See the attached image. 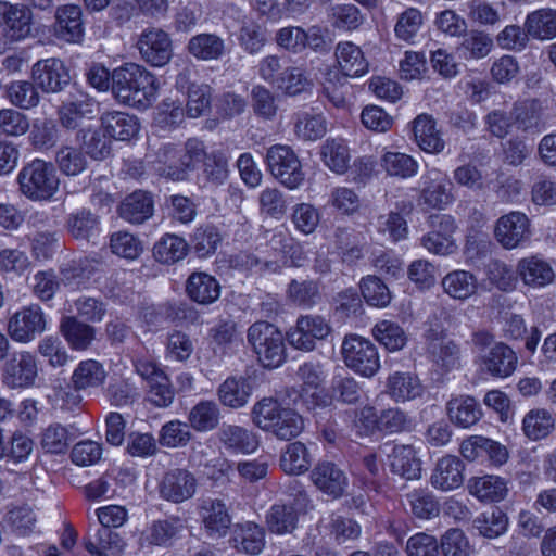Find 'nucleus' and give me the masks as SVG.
<instances>
[{
  "label": "nucleus",
  "instance_id": "59",
  "mask_svg": "<svg viewBox=\"0 0 556 556\" xmlns=\"http://www.w3.org/2000/svg\"><path fill=\"white\" fill-rule=\"evenodd\" d=\"M453 178L457 185L472 191H483L491 188L488 174L470 163L458 166L453 173Z\"/></svg>",
  "mask_w": 556,
  "mask_h": 556
},
{
  "label": "nucleus",
  "instance_id": "16",
  "mask_svg": "<svg viewBox=\"0 0 556 556\" xmlns=\"http://www.w3.org/2000/svg\"><path fill=\"white\" fill-rule=\"evenodd\" d=\"M33 75L46 92H60L71 81L68 70L60 59L55 58L40 60L35 63Z\"/></svg>",
  "mask_w": 556,
  "mask_h": 556
},
{
  "label": "nucleus",
  "instance_id": "53",
  "mask_svg": "<svg viewBox=\"0 0 556 556\" xmlns=\"http://www.w3.org/2000/svg\"><path fill=\"white\" fill-rule=\"evenodd\" d=\"M296 514L292 506L275 504L266 515L268 529L277 534L292 532L296 526Z\"/></svg>",
  "mask_w": 556,
  "mask_h": 556
},
{
  "label": "nucleus",
  "instance_id": "14",
  "mask_svg": "<svg viewBox=\"0 0 556 556\" xmlns=\"http://www.w3.org/2000/svg\"><path fill=\"white\" fill-rule=\"evenodd\" d=\"M422 179L424 187L419 195L420 205L444 210L453 203V185L446 174L433 168L428 170Z\"/></svg>",
  "mask_w": 556,
  "mask_h": 556
},
{
  "label": "nucleus",
  "instance_id": "25",
  "mask_svg": "<svg viewBox=\"0 0 556 556\" xmlns=\"http://www.w3.org/2000/svg\"><path fill=\"white\" fill-rule=\"evenodd\" d=\"M389 466L394 475L406 480L421 477V463L412 445L393 444L388 453Z\"/></svg>",
  "mask_w": 556,
  "mask_h": 556
},
{
  "label": "nucleus",
  "instance_id": "60",
  "mask_svg": "<svg viewBox=\"0 0 556 556\" xmlns=\"http://www.w3.org/2000/svg\"><path fill=\"white\" fill-rule=\"evenodd\" d=\"M328 203L341 215L352 216L359 212L362 201L351 188L336 187L331 190Z\"/></svg>",
  "mask_w": 556,
  "mask_h": 556
},
{
  "label": "nucleus",
  "instance_id": "5",
  "mask_svg": "<svg viewBox=\"0 0 556 556\" xmlns=\"http://www.w3.org/2000/svg\"><path fill=\"white\" fill-rule=\"evenodd\" d=\"M341 354L345 366L363 377L370 378L380 369V357L376 345L361 336H345Z\"/></svg>",
  "mask_w": 556,
  "mask_h": 556
},
{
  "label": "nucleus",
  "instance_id": "50",
  "mask_svg": "<svg viewBox=\"0 0 556 556\" xmlns=\"http://www.w3.org/2000/svg\"><path fill=\"white\" fill-rule=\"evenodd\" d=\"M294 131L303 140H317L327 131V123L320 114L299 112L294 114Z\"/></svg>",
  "mask_w": 556,
  "mask_h": 556
},
{
  "label": "nucleus",
  "instance_id": "6",
  "mask_svg": "<svg viewBox=\"0 0 556 556\" xmlns=\"http://www.w3.org/2000/svg\"><path fill=\"white\" fill-rule=\"evenodd\" d=\"M271 175L289 189H296L304 181L305 174L295 152L286 144H274L266 153Z\"/></svg>",
  "mask_w": 556,
  "mask_h": 556
},
{
  "label": "nucleus",
  "instance_id": "1",
  "mask_svg": "<svg viewBox=\"0 0 556 556\" xmlns=\"http://www.w3.org/2000/svg\"><path fill=\"white\" fill-rule=\"evenodd\" d=\"M156 78L144 67L127 63L112 72V92L121 103L146 109L156 99Z\"/></svg>",
  "mask_w": 556,
  "mask_h": 556
},
{
  "label": "nucleus",
  "instance_id": "48",
  "mask_svg": "<svg viewBox=\"0 0 556 556\" xmlns=\"http://www.w3.org/2000/svg\"><path fill=\"white\" fill-rule=\"evenodd\" d=\"M233 540L239 551L257 555L265 546V531L254 522H245L239 526Z\"/></svg>",
  "mask_w": 556,
  "mask_h": 556
},
{
  "label": "nucleus",
  "instance_id": "10",
  "mask_svg": "<svg viewBox=\"0 0 556 556\" xmlns=\"http://www.w3.org/2000/svg\"><path fill=\"white\" fill-rule=\"evenodd\" d=\"M47 320L42 308L33 304L17 311L8 323L10 337L20 343H28L46 330Z\"/></svg>",
  "mask_w": 556,
  "mask_h": 556
},
{
  "label": "nucleus",
  "instance_id": "47",
  "mask_svg": "<svg viewBox=\"0 0 556 556\" xmlns=\"http://www.w3.org/2000/svg\"><path fill=\"white\" fill-rule=\"evenodd\" d=\"M554 426L553 416L545 409H532L526 414L522 420V431L532 441L546 438Z\"/></svg>",
  "mask_w": 556,
  "mask_h": 556
},
{
  "label": "nucleus",
  "instance_id": "49",
  "mask_svg": "<svg viewBox=\"0 0 556 556\" xmlns=\"http://www.w3.org/2000/svg\"><path fill=\"white\" fill-rule=\"evenodd\" d=\"M473 526L481 535L494 539L507 531L508 517L498 507H492L491 509L480 514L473 520Z\"/></svg>",
  "mask_w": 556,
  "mask_h": 556
},
{
  "label": "nucleus",
  "instance_id": "39",
  "mask_svg": "<svg viewBox=\"0 0 556 556\" xmlns=\"http://www.w3.org/2000/svg\"><path fill=\"white\" fill-rule=\"evenodd\" d=\"M444 292L455 300L465 301L477 292L478 280L467 270H453L442 279Z\"/></svg>",
  "mask_w": 556,
  "mask_h": 556
},
{
  "label": "nucleus",
  "instance_id": "56",
  "mask_svg": "<svg viewBox=\"0 0 556 556\" xmlns=\"http://www.w3.org/2000/svg\"><path fill=\"white\" fill-rule=\"evenodd\" d=\"M59 169L67 176L81 174L88 165V161L80 149L70 146L60 148L55 154Z\"/></svg>",
  "mask_w": 556,
  "mask_h": 556
},
{
  "label": "nucleus",
  "instance_id": "45",
  "mask_svg": "<svg viewBox=\"0 0 556 556\" xmlns=\"http://www.w3.org/2000/svg\"><path fill=\"white\" fill-rule=\"evenodd\" d=\"M106 372L99 362L87 359L78 364L71 381L76 390H87L100 387L104 382Z\"/></svg>",
  "mask_w": 556,
  "mask_h": 556
},
{
  "label": "nucleus",
  "instance_id": "19",
  "mask_svg": "<svg viewBox=\"0 0 556 556\" xmlns=\"http://www.w3.org/2000/svg\"><path fill=\"white\" fill-rule=\"evenodd\" d=\"M311 480L323 493L339 498L348 486V477L331 462L318 463L311 471Z\"/></svg>",
  "mask_w": 556,
  "mask_h": 556
},
{
  "label": "nucleus",
  "instance_id": "46",
  "mask_svg": "<svg viewBox=\"0 0 556 556\" xmlns=\"http://www.w3.org/2000/svg\"><path fill=\"white\" fill-rule=\"evenodd\" d=\"M61 332L75 350H86L94 339V328L68 316L61 323Z\"/></svg>",
  "mask_w": 556,
  "mask_h": 556
},
{
  "label": "nucleus",
  "instance_id": "26",
  "mask_svg": "<svg viewBox=\"0 0 556 556\" xmlns=\"http://www.w3.org/2000/svg\"><path fill=\"white\" fill-rule=\"evenodd\" d=\"M446 414L455 426L467 429L481 419L482 409L475 397L462 394L447 401Z\"/></svg>",
  "mask_w": 556,
  "mask_h": 556
},
{
  "label": "nucleus",
  "instance_id": "42",
  "mask_svg": "<svg viewBox=\"0 0 556 556\" xmlns=\"http://www.w3.org/2000/svg\"><path fill=\"white\" fill-rule=\"evenodd\" d=\"M312 459L307 447L302 442H293L286 446L280 456V468L291 476L306 472Z\"/></svg>",
  "mask_w": 556,
  "mask_h": 556
},
{
  "label": "nucleus",
  "instance_id": "30",
  "mask_svg": "<svg viewBox=\"0 0 556 556\" xmlns=\"http://www.w3.org/2000/svg\"><path fill=\"white\" fill-rule=\"evenodd\" d=\"M152 195L144 191H135L127 195L118 207L119 216L131 224H142L153 215Z\"/></svg>",
  "mask_w": 556,
  "mask_h": 556
},
{
  "label": "nucleus",
  "instance_id": "22",
  "mask_svg": "<svg viewBox=\"0 0 556 556\" xmlns=\"http://www.w3.org/2000/svg\"><path fill=\"white\" fill-rule=\"evenodd\" d=\"M386 392L394 402L404 403L421 397L425 387L416 375L394 371L387 378Z\"/></svg>",
  "mask_w": 556,
  "mask_h": 556
},
{
  "label": "nucleus",
  "instance_id": "18",
  "mask_svg": "<svg viewBox=\"0 0 556 556\" xmlns=\"http://www.w3.org/2000/svg\"><path fill=\"white\" fill-rule=\"evenodd\" d=\"M465 466L463 460L454 455L440 458L430 477L431 485L444 492L458 489L464 483Z\"/></svg>",
  "mask_w": 556,
  "mask_h": 556
},
{
  "label": "nucleus",
  "instance_id": "32",
  "mask_svg": "<svg viewBox=\"0 0 556 556\" xmlns=\"http://www.w3.org/2000/svg\"><path fill=\"white\" fill-rule=\"evenodd\" d=\"M483 364L492 376L508 377L516 369L517 355L509 346L498 342L483 356Z\"/></svg>",
  "mask_w": 556,
  "mask_h": 556
},
{
  "label": "nucleus",
  "instance_id": "24",
  "mask_svg": "<svg viewBox=\"0 0 556 556\" xmlns=\"http://www.w3.org/2000/svg\"><path fill=\"white\" fill-rule=\"evenodd\" d=\"M217 440L225 448L241 454L254 453L260 445L253 431L236 425L224 424L217 432Z\"/></svg>",
  "mask_w": 556,
  "mask_h": 556
},
{
  "label": "nucleus",
  "instance_id": "34",
  "mask_svg": "<svg viewBox=\"0 0 556 556\" xmlns=\"http://www.w3.org/2000/svg\"><path fill=\"white\" fill-rule=\"evenodd\" d=\"M85 548L97 556H118L124 548L121 536L108 528H98L84 539Z\"/></svg>",
  "mask_w": 556,
  "mask_h": 556
},
{
  "label": "nucleus",
  "instance_id": "44",
  "mask_svg": "<svg viewBox=\"0 0 556 556\" xmlns=\"http://www.w3.org/2000/svg\"><path fill=\"white\" fill-rule=\"evenodd\" d=\"M184 529L179 518L156 520L144 532V539L152 545L170 546Z\"/></svg>",
  "mask_w": 556,
  "mask_h": 556
},
{
  "label": "nucleus",
  "instance_id": "58",
  "mask_svg": "<svg viewBox=\"0 0 556 556\" xmlns=\"http://www.w3.org/2000/svg\"><path fill=\"white\" fill-rule=\"evenodd\" d=\"M110 248L113 254L127 260H136L143 251L139 238L128 231H116L111 235Z\"/></svg>",
  "mask_w": 556,
  "mask_h": 556
},
{
  "label": "nucleus",
  "instance_id": "51",
  "mask_svg": "<svg viewBox=\"0 0 556 556\" xmlns=\"http://www.w3.org/2000/svg\"><path fill=\"white\" fill-rule=\"evenodd\" d=\"M276 86L287 96L294 97L311 91L314 84L304 70L300 67H287L280 74Z\"/></svg>",
  "mask_w": 556,
  "mask_h": 556
},
{
  "label": "nucleus",
  "instance_id": "54",
  "mask_svg": "<svg viewBox=\"0 0 556 556\" xmlns=\"http://www.w3.org/2000/svg\"><path fill=\"white\" fill-rule=\"evenodd\" d=\"M7 93L10 102L23 110H30L37 106L40 101L37 87L27 80L13 81L8 87Z\"/></svg>",
  "mask_w": 556,
  "mask_h": 556
},
{
  "label": "nucleus",
  "instance_id": "3",
  "mask_svg": "<svg viewBox=\"0 0 556 556\" xmlns=\"http://www.w3.org/2000/svg\"><path fill=\"white\" fill-rule=\"evenodd\" d=\"M248 342L266 368H277L286 359V345L281 331L268 321H256L248 329Z\"/></svg>",
  "mask_w": 556,
  "mask_h": 556
},
{
  "label": "nucleus",
  "instance_id": "38",
  "mask_svg": "<svg viewBox=\"0 0 556 556\" xmlns=\"http://www.w3.org/2000/svg\"><path fill=\"white\" fill-rule=\"evenodd\" d=\"M320 156L324 164L336 174H344L350 167L351 153L343 139H327L320 147Z\"/></svg>",
  "mask_w": 556,
  "mask_h": 556
},
{
  "label": "nucleus",
  "instance_id": "23",
  "mask_svg": "<svg viewBox=\"0 0 556 556\" xmlns=\"http://www.w3.org/2000/svg\"><path fill=\"white\" fill-rule=\"evenodd\" d=\"M339 72L345 77L357 78L368 73L369 63L362 49L351 41L339 42L336 47Z\"/></svg>",
  "mask_w": 556,
  "mask_h": 556
},
{
  "label": "nucleus",
  "instance_id": "8",
  "mask_svg": "<svg viewBox=\"0 0 556 556\" xmlns=\"http://www.w3.org/2000/svg\"><path fill=\"white\" fill-rule=\"evenodd\" d=\"M431 230L422 236L421 245L430 253L448 255L456 251L454 233L457 230L456 220L452 215L441 214L431 216Z\"/></svg>",
  "mask_w": 556,
  "mask_h": 556
},
{
  "label": "nucleus",
  "instance_id": "28",
  "mask_svg": "<svg viewBox=\"0 0 556 556\" xmlns=\"http://www.w3.org/2000/svg\"><path fill=\"white\" fill-rule=\"evenodd\" d=\"M517 273L526 286L534 289L548 286L555 278L551 264L538 256L521 258L517 265Z\"/></svg>",
  "mask_w": 556,
  "mask_h": 556
},
{
  "label": "nucleus",
  "instance_id": "15",
  "mask_svg": "<svg viewBox=\"0 0 556 556\" xmlns=\"http://www.w3.org/2000/svg\"><path fill=\"white\" fill-rule=\"evenodd\" d=\"M137 47L141 58L152 66H163L172 58V41L160 28L143 31L137 41Z\"/></svg>",
  "mask_w": 556,
  "mask_h": 556
},
{
  "label": "nucleus",
  "instance_id": "43",
  "mask_svg": "<svg viewBox=\"0 0 556 556\" xmlns=\"http://www.w3.org/2000/svg\"><path fill=\"white\" fill-rule=\"evenodd\" d=\"M100 219L88 208H80L67 216L66 228L72 237L89 240L99 232Z\"/></svg>",
  "mask_w": 556,
  "mask_h": 556
},
{
  "label": "nucleus",
  "instance_id": "52",
  "mask_svg": "<svg viewBox=\"0 0 556 556\" xmlns=\"http://www.w3.org/2000/svg\"><path fill=\"white\" fill-rule=\"evenodd\" d=\"M424 24V16L416 8H408L399 14L394 34L399 40L413 43Z\"/></svg>",
  "mask_w": 556,
  "mask_h": 556
},
{
  "label": "nucleus",
  "instance_id": "17",
  "mask_svg": "<svg viewBox=\"0 0 556 556\" xmlns=\"http://www.w3.org/2000/svg\"><path fill=\"white\" fill-rule=\"evenodd\" d=\"M296 375L304 384L302 397L308 407L327 406L330 404V396L321 388L325 374L320 365L305 363L299 367Z\"/></svg>",
  "mask_w": 556,
  "mask_h": 556
},
{
  "label": "nucleus",
  "instance_id": "4",
  "mask_svg": "<svg viewBox=\"0 0 556 556\" xmlns=\"http://www.w3.org/2000/svg\"><path fill=\"white\" fill-rule=\"evenodd\" d=\"M17 180L21 192L34 201L51 199L60 184L54 166L38 159L22 168Z\"/></svg>",
  "mask_w": 556,
  "mask_h": 556
},
{
  "label": "nucleus",
  "instance_id": "33",
  "mask_svg": "<svg viewBox=\"0 0 556 556\" xmlns=\"http://www.w3.org/2000/svg\"><path fill=\"white\" fill-rule=\"evenodd\" d=\"M413 124L415 141L420 149L429 153H440L444 149V141L432 116L420 114Z\"/></svg>",
  "mask_w": 556,
  "mask_h": 556
},
{
  "label": "nucleus",
  "instance_id": "31",
  "mask_svg": "<svg viewBox=\"0 0 556 556\" xmlns=\"http://www.w3.org/2000/svg\"><path fill=\"white\" fill-rule=\"evenodd\" d=\"M100 121L105 132L111 138L117 140H130L139 131L137 117L128 113L119 111L106 112L101 116Z\"/></svg>",
  "mask_w": 556,
  "mask_h": 556
},
{
  "label": "nucleus",
  "instance_id": "37",
  "mask_svg": "<svg viewBox=\"0 0 556 556\" xmlns=\"http://www.w3.org/2000/svg\"><path fill=\"white\" fill-rule=\"evenodd\" d=\"M405 507L418 519L429 520L440 514V503L435 495L425 489H415L405 495Z\"/></svg>",
  "mask_w": 556,
  "mask_h": 556
},
{
  "label": "nucleus",
  "instance_id": "35",
  "mask_svg": "<svg viewBox=\"0 0 556 556\" xmlns=\"http://www.w3.org/2000/svg\"><path fill=\"white\" fill-rule=\"evenodd\" d=\"M471 495L481 502H501L507 495V485L504 479L497 476L475 477L468 482Z\"/></svg>",
  "mask_w": 556,
  "mask_h": 556
},
{
  "label": "nucleus",
  "instance_id": "41",
  "mask_svg": "<svg viewBox=\"0 0 556 556\" xmlns=\"http://www.w3.org/2000/svg\"><path fill=\"white\" fill-rule=\"evenodd\" d=\"M189 247L186 240L179 236L166 233L155 242L153 255L161 264H175L186 257Z\"/></svg>",
  "mask_w": 556,
  "mask_h": 556
},
{
  "label": "nucleus",
  "instance_id": "21",
  "mask_svg": "<svg viewBox=\"0 0 556 556\" xmlns=\"http://www.w3.org/2000/svg\"><path fill=\"white\" fill-rule=\"evenodd\" d=\"M83 12L80 7L66 4L55 11L54 35L67 42H79L84 37Z\"/></svg>",
  "mask_w": 556,
  "mask_h": 556
},
{
  "label": "nucleus",
  "instance_id": "11",
  "mask_svg": "<svg viewBox=\"0 0 556 556\" xmlns=\"http://www.w3.org/2000/svg\"><path fill=\"white\" fill-rule=\"evenodd\" d=\"M426 351L435 366L444 371H451L460 364V348L442 330L430 328L425 332Z\"/></svg>",
  "mask_w": 556,
  "mask_h": 556
},
{
  "label": "nucleus",
  "instance_id": "36",
  "mask_svg": "<svg viewBox=\"0 0 556 556\" xmlns=\"http://www.w3.org/2000/svg\"><path fill=\"white\" fill-rule=\"evenodd\" d=\"M525 29L530 37L551 40L556 37V10L544 8L527 15Z\"/></svg>",
  "mask_w": 556,
  "mask_h": 556
},
{
  "label": "nucleus",
  "instance_id": "9",
  "mask_svg": "<svg viewBox=\"0 0 556 556\" xmlns=\"http://www.w3.org/2000/svg\"><path fill=\"white\" fill-rule=\"evenodd\" d=\"M331 332L330 324L319 315H304L298 318L296 324L287 336L290 344L295 349L312 351L316 341L326 339Z\"/></svg>",
  "mask_w": 556,
  "mask_h": 556
},
{
  "label": "nucleus",
  "instance_id": "12",
  "mask_svg": "<svg viewBox=\"0 0 556 556\" xmlns=\"http://www.w3.org/2000/svg\"><path fill=\"white\" fill-rule=\"evenodd\" d=\"M99 111V103L89 94L75 89L58 110L59 122L67 129L77 128L83 119H92Z\"/></svg>",
  "mask_w": 556,
  "mask_h": 556
},
{
  "label": "nucleus",
  "instance_id": "20",
  "mask_svg": "<svg viewBox=\"0 0 556 556\" xmlns=\"http://www.w3.org/2000/svg\"><path fill=\"white\" fill-rule=\"evenodd\" d=\"M194 477L187 470L174 469L165 473L160 483L161 496L173 503H181L195 492Z\"/></svg>",
  "mask_w": 556,
  "mask_h": 556
},
{
  "label": "nucleus",
  "instance_id": "2",
  "mask_svg": "<svg viewBox=\"0 0 556 556\" xmlns=\"http://www.w3.org/2000/svg\"><path fill=\"white\" fill-rule=\"evenodd\" d=\"M251 418L257 428L270 432L279 440L296 438L304 429L303 417L273 397H264L256 402Z\"/></svg>",
  "mask_w": 556,
  "mask_h": 556
},
{
  "label": "nucleus",
  "instance_id": "62",
  "mask_svg": "<svg viewBox=\"0 0 556 556\" xmlns=\"http://www.w3.org/2000/svg\"><path fill=\"white\" fill-rule=\"evenodd\" d=\"M5 519L11 530L22 536L33 533L37 522L36 515L28 505L12 507Z\"/></svg>",
  "mask_w": 556,
  "mask_h": 556
},
{
  "label": "nucleus",
  "instance_id": "61",
  "mask_svg": "<svg viewBox=\"0 0 556 556\" xmlns=\"http://www.w3.org/2000/svg\"><path fill=\"white\" fill-rule=\"evenodd\" d=\"M365 301L376 307H386L391 302V293L384 282L376 276H367L359 283Z\"/></svg>",
  "mask_w": 556,
  "mask_h": 556
},
{
  "label": "nucleus",
  "instance_id": "7",
  "mask_svg": "<svg viewBox=\"0 0 556 556\" xmlns=\"http://www.w3.org/2000/svg\"><path fill=\"white\" fill-rule=\"evenodd\" d=\"M37 377V358L28 351L14 352L3 363L0 374L2 384L10 390L31 388Z\"/></svg>",
  "mask_w": 556,
  "mask_h": 556
},
{
  "label": "nucleus",
  "instance_id": "29",
  "mask_svg": "<svg viewBox=\"0 0 556 556\" xmlns=\"http://www.w3.org/2000/svg\"><path fill=\"white\" fill-rule=\"evenodd\" d=\"M543 114V104L538 99H527L516 102L511 111V115L518 128L532 134H539L545 129Z\"/></svg>",
  "mask_w": 556,
  "mask_h": 556
},
{
  "label": "nucleus",
  "instance_id": "57",
  "mask_svg": "<svg viewBox=\"0 0 556 556\" xmlns=\"http://www.w3.org/2000/svg\"><path fill=\"white\" fill-rule=\"evenodd\" d=\"M374 337L389 351H399L407 342L404 330L395 323L381 320L372 329Z\"/></svg>",
  "mask_w": 556,
  "mask_h": 556
},
{
  "label": "nucleus",
  "instance_id": "55",
  "mask_svg": "<svg viewBox=\"0 0 556 556\" xmlns=\"http://www.w3.org/2000/svg\"><path fill=\"white\" fill-rule=\"evenodd\" d=\"M381 165L390 176L409 178L417 174L418 163L409 155L400 152H387Z\"/></svg>",
  "mask_w": 556,
  "mask_h": 556
},
{
  "label": "nucleus",
  "instance_id": "64",
  "mask_svg": "<svg viewBox=\"0 0 556 556\" xmlns=\"http://www.w3.org/2000/svg\"><path fill=\"white\" fill-rule=\"evenodd\" d=\"M443 556H469L471 546L465 533L459 529H450L441 538L439 549Z\"/></svg>",
  "mask_w": 556,
  "mask_h": 556
},
{
  "label": "nucleus",
  "instance_id": "13",
  "mask_svg": "<svg viewBox=\"0 0 556 556\" xmlns=\"http://www.w3.org/2000/svg\"><path fill=\"white\" fill-rule=\"evenodd\" d=\"M530 220L525 213L513 211L501 216L494 226L496 241L507 250L520 247L530 238Z\"/></svg>",
  "mask_w": 556,
  "mask_h": 556
},
{
  "label": "nucleus",
  "instance_id": "27",
  "mask_svg": "<svg viewBox=\"0 0 556 556\" xmlns=\"http://www.w3.org/2000/svg\"><path fill=\"white\" fill-rule=\"evenodd\" d=\"M0 18L5 26L7 36L11 40H22L31 33V16L24 8L0 1Z\"/></svg>",
  "mask_w": 556,
  "mask_h": 556
},
{
  "label": "nucleus",
  "instance_id": "63",
  "mask_svg": "<svg viewBox=\"0 0 556 556\" xmlns=\"http://www.w3.org/2000/svg\"><path fill=\"white\" fill-rule=\"evenodd\" d=\"M71 441L68 429L58 422L49 425L41 434L42 448L52 454L64 453Z\"/></svg>",
  "mask_w": 556,
  "mask_h": 556
},
{
  "label": "nucleus",
  "instance_id": "40",
  "mask_svg": "<svg viewBox=\"0 0 556 556\" xmlns=\"http://www.w3.org/2000/svg\"><path fill=\"white\" fill-rule=\"evenodd\" d=\"M252 394V386L247 378L229 377L218 389L219 401L228 407H243Z\"/></svg>",
  "mask_w": 556,
  "mask_h": 556
}]
</instances>
